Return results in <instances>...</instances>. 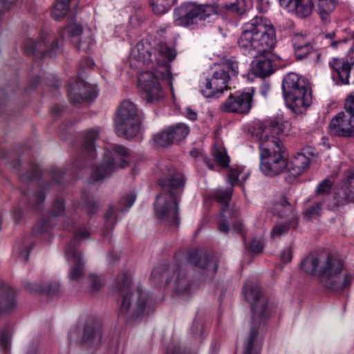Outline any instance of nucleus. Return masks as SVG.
Listing matches in <instances>:
<instances>
[{
	"label": "nucleus",
	"mask_w": 354,
	"mask_h": 354,
	"mask_svg": "<svg viewBox=\"0 0 354 354\" xmlns=\"http://www.w3.org/2000/svg\"><path fill=\"white\" fill-rule=\"evenodd\" d=\"M113 153L105 154L100 167H95L91 176V180L96 183L103 180L118 167H125L129 165V152L122 145H115L112 148Z\"/></svg>",
	"instance_id": "obj_12"
},
{
	"label": "nucleus",
	"mask_w": 354,
	"mask_h": 354,
	"mask_svg": "<svg viewBox=\"0 0 354 354\" xmlns=\"http://www.w3.org/2000/svg\"><path fill=\"white\" fill-rule=\"evenodd\" d=\"M72 42L80 50L87 51L93 44V39L91 30H84L80 37L77 38L75 40H72Z\"/></svg>",
	"instance_id": "obj_38"
},
{
	"label": "nucleus",
	"mask_w": 354,
	"mask_h": 354,
	"mask_svg": "<svg viewBox=\"0 0 354 354\" xmlns=\"http://www.w3.org/2000/svg\"><path fill=\"white\" fill-rule=\"evenodd\" d=\"M169 129L174 137V141H180L184 139L189 133V127L183 123H178L171 126Z\"/></svg>",
	"instance_id": "obj_42"
},
{
	"label": "nucleus",
	"mask_w": 354,
	"mask_h": 354,
	"mask_svg": "<svg viewBox=\"0 0 354 354\" xmlns=\"http://www.w3.org/2000/svg\"><path fill=\"white\" fill-rule=\"evenodd\" d=\"M131 281L127 273L118 275L113 288L121 295L119 316L126 322H133L154 310V303L142 288L131 289Z\"/></svg>",
	"instance_id": "obj_1"
},
{
	"label": "nucleus",
	"mask_w": 354,
	"mask_h": 354,
	"mask_svg": "<svg viewBox=\"0 0 354 354\" xmlns=\"http://www.w3.org/2000/svg\"><path fill=\"white\" fill-rule=\"evenodd\" d=\"M293 211V207L288 201H277L274 205L273 212L280 217H288Z\"/></svg>",
	"instance_id": "obj_40"
},
{
	"label": "nucleus",
	"mask_w": 354,
	"mask_h": 354,
	"mask_svg": "<svg viewBox=\"0 0 354 354\" xmlns=\"http://www.w3.org/2000/svg\"><path fill=\"white\" fill-rule=\"evenodd\" d=\"M89 236H90L89 231L86 228L81 227L75 231V232L74 234L73 239L68 245L71 244L72 246H73L76 249V248H75L76 243L79 242L81 240L88 239Z\"/></svg>",
	"instance_id": "obj_49"
},
{
	"label": "nucleus",
	"mask_w": 354,
	"mask_h": 354,
	"mask_svg": "<svg viewBox=\"0 0 354 354\" xmlns=\"http://www.w3.org/2000/svg\"><path fill=\"white\" fill-rule=\"evenodd\" d=\"M275 44V30L266 19L256 17L243 25L238 45L244 55L256 57L270 51Z\"/></svg>",
	"instance_id": "obj_3"
},
{
	"label": "nucleus",
	"mask_w": 354,
	"mask_h": 354,
	"mask_svg": "<svg viewBox=\"0 0 354 354\" xmlns=\"http://www.w3.org/2000/svg\"><path fill=\"white\" fill-rule=\"evenodd\" d=\"M39 174V171L37 167H35L32 168L31 173L28 174L27 176H25L24 178L32 180L36 178Z\"/></svg>",
	"instance_id": "obj_63"
},
{
	"label": "nucleus",
	"mask_w": 354,
	"mask_h": 354,
	"mask_svg": "<svg viewBox=\"0 0 354 354\" xmlns=\"http://www.w3.org/2000/svg\"><path fill=\"white\" fill-rule=\"evenodd\" d=\"M263 248L264 245L261 239H253L250 243V250L254 253H261Z\"/></svg>",
	"instance_id": "obj_58"
},
{
	"label": "nucleus",
	"mask_w": 354,
	"mask_h": 354,
	"mask_svg": "<svg viewBox=\"0 0 354 354\" xmlns=\"http://www.w3.org/2000/svg\"><path fill=\"white\" fill-rule=\"evenodd\" d=\"M333 185V182L330 179L326 178L322 181L316 189L317 196H326L328 195Z\"/></svg>",
	"instance_id": "obj_46"
},
{
	"label": "nucleus",
	"mask_w": 354,
	"mask_h": 354,
	"mask_svg": "<svg viewBox=\"0 0 354 354\" xmlns=\"http://www.w3.org/2000/svg\"><path fill=\"white\" fill-rule=\"evenodd\" d=\"M8 346V329L5 327L0 331V347L6 350Z\"/></svg>",
	"instance_id": "obj_57"
},
{
	"label": "nucleus",
	"mask_w": 354,
	"mask_h": 354,
	"mask_svg": "<svg viewBox=\"0 0 354 354\" xmlns=\"http://www.w3.org/2000/svg\"><path fill=\"white\" fill-rule=\"evenodd\" d=\"M176 1V0H149L153 11L157 15L165 13Z\"/></svg>",
	"instance_id": "obj_39"
},
{
	"label": "nucleus",
	"mask_w": 354,
	"mask_h": 354,
	"mask_svg": "<svg viewBox=\"0 0 354 354\" xmlns=\"http://www.w3.org/2000/svg\"><path fill=\"white\" fill-rule=\"evenodd\" d=\"M213 156L215 160L221 167H225L228 165L230 158L223 149L215 148L213 151Z\"/></svg>",
	"instance_id": "obj_45"
},
{
	"label": "nucleus",
	"mask_w": 354,
	"mask_h": 354,
	"mask_svg": "<svg viewBox=\"0 0 354 354\" xmlns=\"http://www.w3.org/2000/svg\"><path fill=\"white\" fill-rule=\"evenodd\" d=\"M152 50L149 42L139 41L131 51V65H135L136 67H139L140 65H149L153 61Z\"/></svg>",
	"instance_id": "obj_21"
},
{
	"label": "nucleus",
	"mask_w": 354,
	"mask_h": 354,
	"mask_svg": "<svg viewBox=\"0 0 354 354\" xmlns=\"http://www.w3.org/2000/svg\"><path fill=\"white\" fill-rule=\"evenodd\" d=\"M63 176V172L59 169H55L53 171L52 177L53 178V183L48 184H42L37 191L35 196L37 199H45L48 196L46 192H53L55 186L57 183H59L60 178Z\"/></svg>",
	"instance_id": "obj_35"
},
{
	"label": "nucleus",
	"mask_w": 354,
	"mask_h": 354,
	"mask_svg": "<svg viewBox=\"0 0 354 354\" xmlns=\"http://www.w3.org/2000/svg\"><path fill=\"white\" fill-rule=\"evenodd\" d=\"M261 169L268 176H275L288 169V162L282 145L278 138L259 143Z\"/></svg>",
	"instance_id": "obj_7"
},
{
	"label": "nucleus",
	"mask_w": 354,
	"mask_h": 354,
	"mask_svg": "<svg viewBox=\"0 0 354 354\" xmlns=\"http://www.w3.org/2000/svg\"><path fill=\"white\" fill-rule=\"evenodd\" d=\"M32 248V244L24 241L21 245H19V255L24 261L28 260L30 252Z\"/></svg>",
	"instance_id": "obj_51"
},
{
	"label": "nucleus",
	"mask_w": 354,
	"mask_h": 354,
	"mask_svg": "<svg viewBox=\"0 0 354 354\" xmlns=\"http://www.w3.org/2000/svg\"><path fill=\"white\" fill-rule=\"evenodd\" d=\"M342 259L331 254L320 256L318 277L321 283L328 288L344 289L349 287L354 279V274L346 272L342 279L344 270Z\"/></svg>",
	"instance_id": "obj_6"
},
{
	"label": "nucleus",
	"mask_w": 354,
	"mask_h": 354,
	"mask_svg": "<svg viewBox=\"0 0 354 354\" xmlns=\"http://www.w3.org/2000/svg\"><path fill=\"white\" fill-rule=\"evenodd\" d=\"M65 209L64 201H55L53 208L50 211V215L55 216L60 215Z\"/></svg>",
	"instance_id": "obj_53"
},
{
	"label": "nucleus",
	"mask_w": 354,
	"mask_h": 354,
	"mask_svg": "<svg viewBox=\"0 0 354 354\" xmlns=\"http://www.w3.org/2000/svg\"><path fill=\"white\" fill-rule=\"evenodd\" d=\"M280 5L299 17L305 18L313 10V3L311 0H279Z\"/></svg>",
	"instance_id": "obj_23"
},
{
	"label": "nucleus",
	"mask_w": 354,
	"mask_h": 354,
	"mask_svg": "<svg viewBox=\"0 0 354 354\" xmlns=\"http://www.w3.org/2000/svg\"><path fill=\"white\" fill-rule=\"evenodd\" d=\"M65 256L67 261L73 263L68 275L70 279H80L84 274V263L82 254L70 244L66 245Z\"/></svg>",
	"instance_id": "obj_20"
},
{
	"label": "nucleus",
	"mask_w": 354,
	"mask_h": 354,
	"mask_svg": "<svg viewBox=\"0 0 354 354\" xmlns=\"http://www.w3.org/2000/svg\"><path fill=\"white\" fill-rule=\"evenodd\" d=\"M153 206L156 218L165 221L173 225H179L178 205L176 201H155Z\"/></svg>",
	"instance_id": "obj_17"
},
{
	"label": "nucleus",
	"mask_w": 354,
	"mask_h": 354,
	"mask_svg": "<svg viewBox=\"0 0 354 354\" xmlns=\"http://www.w3.org/2000/svg\"><path fill=\"white\" fill-rule=\"evenodd\" d=\"M252 70L257 76L261 77L268 76L273 73L272 62L270 59L266 57L257 58L252 62Z\"/></svg>",
	"instance_id": "obj_31"
},
{
	"label": "nucleus",
	"mask_w": 354,
	"mask_h": 354,
	"mask_svg": "<svg viewBox=\"0 0 354 354\" xmlns=\"http://www.w3.org/2000/svg\"><path fill=\"white\" fill-rule=\"evenodd\" d=\"M344 109L346 111L354 115V92L347 96L344 103Z\"/></svg>",
	"instance_id": "obj_56"
},
{
	"label": "nucleus",
	"mask_w": 354,
	"mask_h": 354,
	"mask_svg": "<svg viewBox=\"0 0 354 354\" xmlns=\"http://www.w3.org/2000/svg\"><path fill=\"white\" fill-rule=\"evenodd\" d=\"M26 287L29 288L30 291L41 292L48 296L55 295L61 290L60 285L57 281H49L44 284H28Z\"/></svg>",
	"instance_id": "obj_33"
},
{
	"label": "nucleus",
	"mask_w": 354,
	"mask_h": 354,
	"mask_svg": "<svg viewBox=\"0 0 354 354\" xmlns=\"http://www.w3.org/2000/svg\"><path fill=\"white\" fill-rule=\"evenodd\" d=\"M90 279L91 291L93 292L98 291L103 285L102 279L99 277L93 274L90 276Z\"/></svg>",
	"instance_id": "obj_54"
},
{
	"label": "nucleus",
	"mask_w": 354,
	"mask_h": 354,
	"mask_svg": "<svg viewBox=\"0 0 354 354\" xmlns=\"http://www.w3.org/2000/svg\"><path fill=\"white\" fill-rule=\"evenodd\" d=\"M232 187L218 189L214 194L215 199H230L232 197Z\"/></svg>",
	"instance_id": "obj_52"
},
{
	"label": "nucleus",
	"mask_w": 354,
	"mask_h": 354,
	"mask_svg": "<svg viewBox=\"0 0 354 354\" xmlns=\"http://www.w3.org/2000/svg\"><path fill=\"white\" fill-rule=\"evenodd\" d=\"M84 30H82V26L80 24L75 23H71L66 26L62 35L64 33H67L70 37L73 38V40L77 39V37H80Z\"/></svg>",
	"instance_id": "obj_47"
},
{
	"label": "nucleus",
	"mask_w": 354,
	"mask_h": 354,
	"mask_svg": "<svg viewBox=\"0 0 354 354\" xmlns=\"http://www.w3.org/2000/svg\"><path fill=\"white\" fill-rule=\"evenodd\" d=\"M17 306L16 292L9 286H3L0 292V317L10 314Z\"/></svg>",
	"instance_id": "obj_24"
},
{
	"label": "nucleus",
	"mask_w": 354,
	"mask_h": 354,
	"mask_svg": "<svg viewBox=\"0 0 354 354\" xmlns=\"http://www.w3.org/2000/svg\"><path fill=\"white\" fill-rule=\"evenodd\" d=\"M322 205L317 202L307 207L304 212V218L307 220H312L318 218L321 215Z\"/></svg>",
	"instance_id": "obj_44"
},
{
	"label": "nucleus",
	"mask_w": 354,
	"mask_h": 354,
	"mask_svg": "<svg viewBox=\"0 0 354 354\" xmlns=\"http://www.w3.org/2000/svg\"><path fill=\"white\" fill-rule=\"evenodd\" d=\"M254 93L253 88L243 92L230 93L225 102L221 104L220 109L223 112L246 114L252 108V97Z\"/></svg>",
	"instance_id": "obj_13"
},
{
	"label": "nucleus",
	"mask_w": 354,
	"mask_h": 354,
	"mask_svg": "<svg viewBox=\"0 0 354 354\" xmlns=\"http://www.w3.org/2000/svg\"><path fill=\"white\" fill-rule=\"evenodd\" d=\"M58 48V39L53 37L50 44L49 34L46 31H41L39 40L35 42L31 41V48L26 50L28 53L43 51L46 48L48 53L51 56V53Z\"/></svg>",
	"instance_id": "obj_25"
},
{
	"label": "nucleus",
	"mask_w": 354,
	"mask_h": 354,
	"mask_svg": "<svg viewBox=\"0 0 354 354\" xmlns=\"http://www.w3.org/2000/svg\"><path fill=\"white\" fill-rule=\"evenodd\" d=\"M239 73L238 63L227 60L218 66L210 79L201 86V93L205 97H218L219 95L228 88L230 78Z\"/></svg>",
	"instance_id": "obj_10"
},
{
	"label": "nucleus",
	"mask_w": 354,
	"mask_h": 354,
	"mask_svg": "<svg viewBox=\"0 0 354 354\" xmlns=\"http://www.w3.org/2000/svg\"><path fill=\"white\" fill-rule=\"evenodd\" d=\"M341 189L342 197L354 199V171L348 170L345 173Z\"/></svg>",
	"instance_id": "obj_36"
},
{
	"label": "nucleus",
	"mask_w": 354,
	"mask_h": 354,
	"mask_svg": "<svg viewBox=\"0 0 354 354\" xmlns=\"http://www.w3.org/2000/svg\"><path fill=\"white\" fill-rule=\"evenodd\" d=\"M330 131L332 134L342 137L354 136V115L339 112L330 121Z\"/></svg>",
	"instance_id": "obj_16"
},
{
	"label": "nucleus",
	"mask_w": 354,
	"mask_h": 354,
	"mask_svg": "<svg viewBox=\"0 0 354 354\" xmlns=\"http://www.w3.org/2000/svg\"><path fill=\"white\" fill-rule=\"evenodd\" d=\"M337 0H316L315 6L322 21L327 24L330 21V15L335 10Z\"/></svg>",
	"instance_id": "obj_32"
},
{
	"label": "nucleus",
	"mask_w": 354,
	"mask_h": 354,
	"mask_svg": "<svg viewBox=\"0 0 354 354\" xmlns=\"http://www.w3.org/2000/svg\"><path fill=\"white\" fill-rule=\"evenodd\" d=\"M71 0H59L52 10V15L59 20L63 18L68 12Z\"/></svg>",
	"instance_id": "obj_41"
},
{
	"label": "nucleus",
	"mask_w": 354,
	"mask_h": 354,
	"mask_svg": "<svg viewBox=\"0 0 354 354\" xmlns=\"http://www.w3.org/2000/svg\"><path fill=\"white\" fill-rule=\"evenodd\" d=\"M68 95L73 102L80 103L92 100L96 97L95 91L84 82L80 79L68 89Z\"/></svg>",
	"instance_id": "obj_22"
},
{
	"label": "nucleus",
	"mask_w": 354,
	"mask_h": 354,
	"mask_svg": "<svg viewBox=\"0 0 354 354\" xmlns=\"http://www.w3.org/2000/svg\"><path fill=\"white\" fill-rule=\"evenodd\" d=\"M290 127L288 121L284 120L282 118H277L260 122L257 124L256 136L259 140V143L268 142L272 138H277L274 136L285 133L286 129Z\"/></svg>",
	"instance_id": "obj_15"
},
{
	"label": "nucleus",
	"mask_w": 354,
	"mask_h": 354,
	"mask_svg": "<svg viewBox=\"0 0 354 354\" xmlns=\"http://www.w3.org/2000/svg\"><path fill=\"white\" fill-rule=\"evenodd\" d=\"M98 137V133L96 131H88L85 136L84 142V148L89 151H93L95 149L94 142Z\"/></svg>",
	"instance_id": "obj_48"
},
{
	"label": "nucleus",
	"mask_w": 354,
	"mask_h": 354,
	"mask_svg": "<svg viewBox=\"0 0 354 354\" xmlns=\"http://www.w3.org/2000/svg\"><path fill=\"white\" fill-rule=\"evenodd\" d=\"M158 57H156L158 66L154 72L145 71L138 76V86L142 91V97L147 102L154 103L164 97L160 80L165 81L171 86L172 91L171 73L168 62L173 60L176 53L174 49L165 44H160Z\"/></svg>",
	"instance_id": "obj_2"
},
{
	"label": "nucleus",
	"mask_w": 354,
	"mask_h": 354,
	"mask_svg": "<svg viewBox=\"0 0 354 354\" xmlns=\"http://www.w3.org/2000/svg\"><path fill=\"white\" fill-rule=\"evenodd\" d=\"M192 330L196 337H200L203 330V326L202 323L199 321H194L192 327Z\"/></svg>",
	"instance_id": "obj_59"
},
{
	"label": "nucleus",
	"mask_w": 354,
	"mask_h": 354,
	"mask_svg": "<svg viewBox=\"0 0 354 354\" xmlns=\"http://www.w3.org/2000/svg\"><path fill=\"white\" fill-rule=\"evenodd\" d=\"M289 230L288 223H277L271 230L270 236L272 239L279 238Z\"/></svg>",
	"instance_id": "obj_50"
},
{
	"label": "nucleus",
	"mask_w": 354,
	"mask_h": 354,
	"mask_svg": "<svg viewBox=\"0 0 354 354\" xmlns=\"http://www.w3.org/2000/svg\"><path fill=\"white\" fill-rule=\"evenodd\" d=\"M292 259V248L289 245L283 249L281 254V260L284 263H290Z\"/></svg>",
	"instance_id": "obj_55"
},
{
	"label": "nucleus",
	"mask_w": 354,
	"mask_h": 354,
	"mask_svg": "<svg viewBox=\"0 0 354 354\" xmlns=\"http://www.w3.org/2000/svg\"><path fill=\"white\" fill-rule=\"evenodd\" d=\"M101 337L100 328L93 322L86 323L82 328H73L68 333L70 341H79L88 346H98Z\"/></svg>",
	"instance_id": "obj_14"
},
{
	"label": "nucleus",
	"mask_w": 354,
	"mask_h": 354,
	"mask_svg": "<svg viewBox=\"0 0 354 354\" xmlns=\"http://www.w3.org/2000/svg\"><path fill=\"white\" fill-rule=\"evenodd\" d=\"M169 185L164 191L157 196V199H177L181 197L183 189L185 185V178L178 171L173 169L170 173Z\"/></svg>",
	"instance_id": "obj_19"
},
{
	"label": "nucleus",
	"mask_w": 354,
	"mask_h": 354,
	"mask_svg": "<svg viewBox=\"0 0 354 354\" xmlns=\"http://www.w3.org/2000/svg\"><path fill=\"white\" fill-rule=\"evenodd\" d=\"M154 142L158 145L162 147H167L173 143L174 142V137L171 135V132L170 131L169 127L165 131L157 133L154 137Z\"/></svg>",
	"instance_id": "obj_43"
},
{
	"label": "nucleus",
	"mask_w": 354,
	"mask_h": 354,
	"mask_svg": "<svg viewBox=\"0 0 354 354\" xmlns=\"http://www.w3.org/2000/svg\"><path fill=\"white\" fill-rule=\"evenodd\" d=\"M292 45L297 59H301L312 53L313 48L306 37L299 33H295L292 38Z\"/></svg>",
	"instance_id": "obj_28"
},
{
	"label": "nucleus",
	"mask_w": 354,
	"mask_h": 354,
	"mask_svg": "<svg viewBox=\"0 0 354 354\" xmlns=\"http://www.w3.org/2000/svg\"><path fill=\"white\" fill-rule=\"evenodd\" d=\"M115 131L118 136L130 138L136 136L141 130V117L136 105L124 100L115 117Z\"/></svg>",
	"instance_id": "obj_8"
},
{
	"label": "nucleus",
	"mask_w": 354,
	"mask_h": 354,
	"mask_svg": "<svg viewBox=\"0 0 354 354\" xmlns=\"http://www.w3.org/2000/svg\"><path fill=\"white\" fill-rule=\"evenodd\" d=\"M187 260L190 263L203 269H208L211 267L213 274L216 273L218 268L216 261H210L207 255L199 254L197 250L189 252Z\"/></svg>",
	"instance_id": "obj_27"
},
{
	"label": "nucleus",
	"mask_w": 354,
	"mask_h": 354,
	"mask_svg": "<svg viewBox=\"0 0 354 354\" xmlns=\"http://www.w3.org/2000/svg\"><path fill=\"white\" fill-rule=\"evenodd\" d=\"M171 277H174V291L178 297L187 296L192 292V283L180 265L162 263L154 268L151 272V277L155 281L165 284L169 283Z\"/></svg>",
	"instance_id": "obj_9"
},
{
	"label": "nucleus",
	"mask_w": 354,
	"mask_h": 354,
	"mask_svg": "<svg viewBox=\"0 0 354 354\" xmlns=\"http://www.w3.org/2000/svg\"><path fill=\"white\" fill-rule=\"evenodd\" d=\"M221 10L242 15L250 8L246 0H219Z\"/></svg>",
	"instance_id": "obj_29"
},
{
	"label": "nucleus",
	"mask_w": 354,
	"mask_h": 354,
	"mask_svg": "<svg viewBox=\"0 0 354 354\" xmlns=\"http://www.w3.org/2000/svg\"><path fill=\"white\" fill-rule=\"evenodd\" d=\"M221 208V219L218 223V230L221 232L227 233L230 230L227 214L231 217H236L239 213L234 206L233 201H218Z\"/></svg>",
	"instance_id": "obj_26"
},
{
	"label": "nucleus",
	"mask_w": 354,
	"mask_h": 354,
	"mask_svg": "<svg viewBox=\"0 0 354 354\" xmlns=\"http://www.w3.org/2000/svg\"><path fill=\"white\" fill-rule=\"evenodd\" d=\"M214 12L213 7L209 4L185 2L174 10V23L184 27L199 24L205 21Z\"/></svg>",
	"instance_id": "obj_11"
},
{
	"label": "nucleus",
	"mask_w": 354,
	"mask_h": 354,
	"mask_svg": "<svg viewBox=\"0 0 354 354\" xmlns=\"http://www.w3.org/2000/svg\"><path fill=\"white\" fill-rule=\"evenodd\" d=\"M282 91L287 106L295 113H301L312 104L308 81L295 73H290L283 77Z\"/></svg>",
	"instance_id": "obj_4"
},
{
	"label": "nucleus",
	"mask_w": 354,
	"mask_h": 354,
	"mask_svg": "<svg viewBox=\"0 0 354 354\" xmlns=\"http://www.w3.org/2000/svg\"><path fill=\"white\" fill-rule=\"evenodd\" d=\"M185 115L187 118L191 120H196L197 119V113L189 107L185 109Z\"/></svg>",
	"instance_id": "obj_62"
},
{
	"label": "nucleus",
	"mask_w": 354,
	"mask_h": 354,
	"mask_svg": "<svg viewBox=\"0 0 354 354\" xmlns=\"http://www.w3.org/2000/svg\"><path fill=\"white\" fill-rule=\"evenodd\" d=\"M249 176V173L244 171L241 166H237L230 169L227 176L228 182L234 185L239 183H243Z\"/></svg>",
	"instance_id": "obj_37"
},
{
	"label": "nucleus",
	"mask_w": 354,
	"mask_h": 354,
	"mask_svg": "<svg viewBox=\"0 0 354 354\" xmlns=\"http://www.w3.org/2000/svg\"><path fill=\"white\" fill-rule=\"evenodd\" d=\"M15 0H0L2 10H8L11 5L15 3Z\"/></svg>",
	"instance_id": "obj_64"
},
{
	"label": "nucleus",
	"mask_w": 354,
	"mask_h": 354,
	"mask_svg": "<svg viewBox=\"0 0 354 354\" xmlns=\"http://www.w3.org/2000/svg\"><path fill=\"white\" fill-rule=\"evenodd\" d=\"M24 215V210L20 207H16L13 212V218L16 223H19Z\"/></svg>",
	"instance_id": "obj_60"
},
{
	"label": "nucleus",
	"mask_w": 354,
	"mask_h": 354,
	"mask_svg": "<svg viewBox=\"0 0 354 354\" xmlns=\"http://www.w3.org/2000/svg\"><path fill=\"white\" fill-rule=\"evenodd\" d=\"M310 160L304 153H298L288 162V170L294 176L301 175L309 167Z\"/></svg>",
	"instance_id": "obj_30"
},
{
	"label": "nucleus",
	"mask_w": 354,
	"mask_h": 354,
	"mask_svg": "<svg viewBox=\"0 0 354 354\" xmlns=\"http://www.w3.org/2000/svg\"><path fill=\"white\" fill-rule=\"evenodd\" d=\"M292 191L290 189H283L278 192V194L275 196L279 199H288L292 197Z\"/></svg>",
	"instance_id": "obj_61"
},
{
	"label": "nucleus",
	"mask_w": 354,
	"mask_h": 354,
	"mask_svg": "<svg viewBox=\"0 0 354 354\" xmlns=\"http://www.w3.org/2000/svg\"><path fill=\"white\" fill-rule=\"evenodd\" d=\"M333 70V78L337 84H348L349 77L354 61L348 62L346 58H333L330 62Z\"/></svg>",
	"instance_id": "obj_18"
},
{
	"label": "nucleus",
	"mask_w": 354,
	"mask_h": 354,
	"mask_svg": "<svg viewBox=\"0 0 354 354\" xmlns=\"http://www.w3.org/2000/svg\"><path fill=\"white\" fill-rule=\"evenodd\" d=\"M320 256L309 254L300 263V268L306 274L318 277Z\"/></svg>",
	"instance_id": "obj_34"
},
{
	"label": "nucleus",
	"mask_w": 354,
	"mask_h": 354,
	"mask_svg": "<svg viewBox=\"0 0 354 354\" xmlns=\"http://www.w3.org/2000/svg\"><path fill=\"white\" fill-rule=\"evenodd\" d=\"M245 299L251 303L253 323L251 326L247 343L243 349V354H260V351L254 348V342L257 338L259 326L270 315L267 308V299L261 295L258 286L245 284L243 287Z\"/></svg>",
	"instance_id": "obj_5"
}]
</instances>
